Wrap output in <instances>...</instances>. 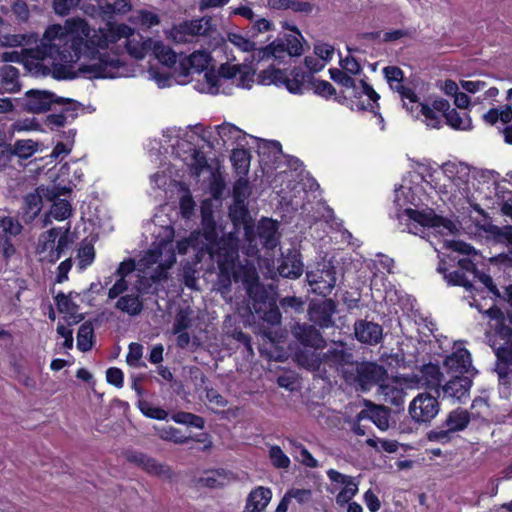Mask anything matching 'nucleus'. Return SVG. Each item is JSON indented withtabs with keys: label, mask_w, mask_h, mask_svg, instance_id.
I'll return each instance as SVG.
<instances>
[{
	"label": "nucleus",
	"mask_w": 512,
	"mask_h": 512,
	"mask_svg": "<svg viewBox=\"0 0 512 512\" xmlns=\"http://www.w3.org/2000/svg\"><path fill=\"white\" fill-rule=\"evenodd\" d=\"M211 55L205 50H197L179 60V75L187 80L191 73L201 74L208 69Z\"/></svg>",
	"instance_id": "22"
},
{
	"label": "nucleus",
	"mask_w": 512,
	"mask_h": 512,
	"mask_svg": "<svg viewBox=\"0 0 512 512\" xmlns=\"http://www.w3.org/2000/svg\"><path fill=\"white\" fill-rule=\"evenodd\" d=\"M272 498V492L269 488L259 486L252 490L247 498L246 512H262Z\"/></svg>",
	"instance_id": "34"
},
{
	"label": "nucleus",
	"mask_w": 512,
	"mask_h": 512,
	"mask_svg": "<svg viewBox=\"0 0 512 512\" xmlns=\"http://www.w3.org/2000/svg\"><path fill=\"white\" fill-rule=\"evenodd\" d=\"M174 236V229L171 226L162 227L151 247L144 252L138 262L133 259L124 260L119 264L116 275L125 279L137 270L142 277L154 283L167 279L168 271L176 263Z\"/></svg>",
	"instance_id": "5"
},
{
	"label": "nucleus",
	"mask_w": 512,
	"mask_h": 512,
	"mask_svg": "<svg viewBox=\"0 0 512 512\" xmlns=\"http://www.w3.org/2000/svg\"><path fill=\"white\" fill-rule=\"evenodd\" d=\"M306 278L312 292L322 296L329 295L337 282L335 268L328 262L318 264L315 270H309Z\"/></svg>",
	"instance_id": "15"
},
{
	"label": "nucleus",
	"mask_w": 512,
	"mask_h": 512,
	"mask_svg": "<svg viewBox=\"0 0 512 512\" xmlns=\"http://www.w3.org/2000/svg\"><path fill=\"white\" fill-rule=\"evenodd\" d=\"M290 445L299 452V454L296 456L297 460L309 467V468H316L319 466L318 461L312 456V454L303 446L301 443L296 442L293 439L288 440Z\"/></svg>",
	"instance_id": "59"
},
{
	"label": "nucleus",
	"mask_w": 512,
	"mask_h": 512,
	"mask_svg": "<svg viewBox=\"0 0 512 512\" xmlns=\"http://www.w3.org/2000/svg\"><path fill=\"white\" fill-rule=\"evenodd\" d=\"M81 0H54L53 9L57 15L66 16L75 9Z\"/></svg>",
	"instance_id": "64"
},
{
	"label": "nucleus",
	"mask_w": 512,
	"mask_h": 512,
	"mask_svg": "<svg viewBox=\"0 0 512 512\" xmlns=\"http://www.w3.org/2000/svg\"><path fill=\"white\" fill-rule=\"evenodd\" d=\"M330 481L328 491L335 494V501L339 506H343L351 501L359 491V482L355 477L343 474L335 469H329L326 472Z\"/></svg>",
	"instance_id": "12"
},
{
	"label": "nucleus",
	"mask_w": 512,
	"mask_h": 512,
	"mask_svg": "<svg viewBox=\"0 0 512 512\" xmlns=\"http://www.w3.org/2000/svg\"><path fill=\"white\" fill-rule=\"evenodd\" d=\"M453 352L444 360V368L453 376L468 374L473 375L472 360L469 351L462 343H455Z\"/></svg>",
	"instance_id": "18"
},
{
	"label": "nucleus",
	"mask_w": 512,
	"mask_h": 512,
	"mask_svg": "<svg viewBox=\"0 0 512 512\" xmlns=\"http://www.w3.org/2000/svg\"><path fill=\"white\" fill-rule=\"evenodd\" d=\"M56 197L53 201V205L50 209L49 215L45 218V225L49 224L51 221L49 217H53L55 220L62 221L67 219L72 212L71 205L66 200H57Z\"/></svg>",
	"instance_id": "54"
},
{
	"label": "nucleus",
	"mask_w": 512,
	"mask_h": 512,
	"mask_svg": "<svg viewBox=\"0 0 512 512\" xmlns=\"http://www.w3.org/2000/svg\"><path fill=\"white\" fill-rule=\"evenodd\" d=\"M332 301H326L315 305L309 310V317L312 322L320 327H329L332 324Z\"/></svg>",
	"instance_id": "42"
},
{
	"label": "nucleus",
	"mask_w": 512,
	"mask_h": 512,
	"mask_svg": "<svg viewBox=\"0 0 512 512\" xmlns=\"http://www.w3.org/2000/svg\"><path fill=\"white\" fill-rule=\"evenodd\" d=\"M251 189L249 181L244 176H240L235 182L233 188L234 207L231 209V214H235L239 211L240 216L246 213L245 201L250 196Z\"/></svg>",
	"instance_id": "37"
},
{
	"label": "nucleus",
	"mask_w": 512,
	"mask_h": 512,
	"mask_svg": "<svg viewBox=\"0 0 512 512\" xmlns=\"http://www.w3.org/2000/svg\"><path fill=\"white\" fill-rule=\"evenodd\" d=\"M407 388H412L407 378L386 376L379 384L378 395L385 403L400 407L405 401Z\"/></svg>",
	"instance_id": "17"
},
{
	"label": "nucleus",
	"mask_w": 512,
	"mask_h": 512,
	"mask_svg": "<svg viewBox=\"0 0 512 512\" xmlns=\"http://www.w3.org/2000/svg\"><path fill=\"white\" fill-rule=\"evenodd\" d=\"M383 74L390 88L400 95L406 108L410 103H417V95L403 84L404 73L399 67L387 66L383 69Z\"/></svg>",
	"instance_id": "21"
},
{
	"label": "nucleus",
	"mask_w": 512,
	"mask_h": 512,
	"mask_svg": "<svg viewBox=\"0 0 512 512\" xmlns=\"http://www.w3.org/2000/svg\"><path fill=\"white\" fill-rule=\"evenodd\" d=\"M268 455L275 468L288 469L290 467V458L284 453L281 447L277 445L270 446Z\"/></svg>",
	"instance_id": "58"
},
{
	"label": "nucleus",
	"mask_w": 512,
	"mask_h": 512,
	"mask_svg": "<svg viewBox=\"0 0 512 512\" xmlns=\"http://www.w3.org/2000/svg\"><path fill=\"white\" fill-rule=\"evenodd\" d=\"M472 384L470 375H457L443 386V394L445 397L464 401L469 396V390Z\"/></svg>",
	"instance_id": "26"
},
{
	"label": "nucleus",
	"mask_w": 512,
	"mask_h": 512,
	"mask_svg": "<svg viewBox=\"0 0 512 512\" xmlns=\"http://www.w3.org/2000/svg\"><path fill=\"white\" fill-rule=\"evenodd\" d=\"M202 80H198L197 90L201 93L218 94L225 93V88L228 86V79L222 74V66L216 72L213 69L204 71Z\"/></svg>",
	"instance_id": "25"
},
{
	"label": "nucleus",
	"mask_w": 512,
	"mask_h": 512,
	"mask_svg": "<svg viewBox=\"0 0 512 512\" xmlns=\"http://www.w3.org/2000/svg\"><path fill=\"white\" fill-rule=\"evenodd\" d=\"M54 37L71 35V49L65 63H76L77 78L115 79L131 76L122 59L126 51L131 57L142 60L150 52L153 38L136 35L135 28L125 23L107 21L98 28L81 17L68 19L67 29L55 27Z\"/></svg>",
	"instance_id": "2"
},
{
	"label": "nucleus",
	"mask_w": 512,
	"mask_h": 512,
	"mask_svg": "<svg viewBox=\"0 0 512 512\" xmlns=\"http://www.w3.org/2000/svg\"><path fill=\"white\" fill-rule=\"evenodd\" d=\"M212 30L213 25L211 18L202 17L173 25L169 30L165 31V36L175 43H192L196 41L199 36L207 35Z\"/></svg>",
	"instance_id": "11"
},
{
	"label": "nucleus",
	"mask_w": 512,
	"mask_h": 512,
	"mask_svg": "<svg viewBox=\"0 0 512 512\" xmlns=\"http://www.w3.org/2000/svg\"><path fill=\"white\" fill-rule=\"evenodd\" d=\"M69 191L70 189L66 187H63L61 192L56 187H38L35 192L28 194L25 197V213L28 220H33L40 213L43 199L54 200L56 197Z\"/></svg>",
	"instance_id": "19"
},
{
	"label": "nucleus",
	"mask_w": 512,
	"mask_h": 512,
	"mask_svg": "<svg viewBox=\"0 0 512 512\" xmlns=\"http://www.w3.org/2000/svg\"><path fill=\"white\" fill-rule=\"evenodd\" d=\"M192 325V311L189 309L180 310L173 324V333L187 330Z\"/></svg>",
	"instance_id": "61"
},
{
	"label": "nucleus",
	"mask_w": 512,
	"mask_h": 512,
	"mask_svg": "<svg viewBox=\"0 0 512 512\" xmlns=\"http://www.w3.org/2000/svg\"><path fill=\"white\" fill-rule=\"evenodd\" d=\"M448 259L451 262H457V267L451 270L452 266H448L447 261L441 258L437 267L438 272L443 274L449 285L463 286L470 291L474 287L477 277V270L473 261L468 257L458 258L451 255H448Z\"/></svg>",
	"instance_id": "9"
},
{
	"label": "nucleus",
	"mask_w": 512,
	"mask_h": 512,
	"mask_svg": "<svg viewBox=\"0 0 512 512\" xmlns=\"http://www.w3.org/2000/svg\"><path fill=\"white\" fill-rule=\"evenodd\" d=\"M469 421V413L466 410L457 409L447 416L446 426L450 432L460 431L467 427Z\"/></svg>",
	"instance_id": "52"
},
{
	"label": "nucleus",
	"mask_w": 512,
	"mask_h": 512,
	"mask_svg": "<svg viewBox=\"0 0 512 512\" xmlns=\"http://www.w3.org/2000/svg\"><path fill=\"white\" fill-rule=\"evenodd\" d=\"M138 407L146 417L152 419L165 420L168 416V413L164 409L153 406L145 400L139 401Z\"/></svg>",
	"instance_id": "60"
},
{
	"label": "nucleus",
	"mask_w": 512,
	"mask_h": 512,
	"mask_svg": "<svg viewBox=\"0 0 512 512\" xmlns=\"http://www.w3.org/2000/svg\"><path fill=\"white\" fill-rule=\"evenodd\" d=\"M444 117L452 129L467 131L472 128V121L467 112L451 109L444 114Z\"/></svg>",
	"instance_id": "46"
},
{
	"label": "nucleus",
	"mask_w": 512,
	"mask_h": 512,
	"mask_svg": "<svg viewBox=\"0 0 512 512\" xmlns=\"http://www.w3.org/2000/svg\"><path fill=\"white\" fill-rule=\"evenodd\" d=\"M39 143L32 139H21L15 141L12 153L19 158L28 159L39 150Z\"/></svg>",
	"instance_id": "53"
},
{
	"label": "nucleus",
	"mask_w": 512,
	"mask_h": 512,
	"mask_svg": "<svg viewBox=\"0 0 512 512\" xmlns=\"http://www.w3.org/2000/svg\"><path fill=\"white\" fill-rule=\"evenodd\" d=\"M257 81L261 85H275L281 87L283 71L273 67L265 69L258 75Z\"/></svg>",
	"instance_id": "57"
},
{
	"label": "nucleus",
	"mask_w": 512,
	"mask_h": 512,
	"mask_svg": "<svg viewBox=\"0 0 512 512\" xmlns=\"http://www.w3.org/2000/svg\"><path fill=\"white\" fill-rule=\"evenodd\" d=\"M24 101L26 110L41 113L50 109L53 103H62L64 100L48 91L30 90L26 92Z\"/></svg>",
	"instance_id": "24"
},
{
	"label": "nucleus",
	"mask_w": 512,
	"mask_h": 512,
	"mask_svg": "<svg viewBox=\"0 0 512 512\" xmlns=\"http://www.w3.org/2000/svg\"><path fill=\"white\" fill-rule=\"evenodd\" d=\"M227 41L239 51L244 53H251L252 62H255V51H257L259 48L256 47V43L251 38L240 32H228Z\"/></svg>",
	"instance_id": "45"
},
{
	"label": "nucleus",
	"mask_w": 512,
	"mask_h": 512,
	"mask_svg": "<svg viewBox=\"0 0 512 512\" xmlns=\"http://www.w3.org/2000/svg\"><path fill=\"white\" fill-rule=\"evenodd\" d=\"M408 412L414 422L427 423L439 413V402L428 393H420L410 402Z\"/></svg>",
	"instance_id": "16"
},
{
	"label": "nucleus",
	"mask_w": 512,
	"mask_h": 512,
	"mask_svg": "<svg viewBox=\"0 0 512 512\" xmlns=\"http://www.w3.org/2000/svg\"><path fill=\"white\" fill-rule=\"evenodd\" d=\"M279 274L286 278H298L303 271V264L296 253L285 257L278 267Z\"/></svg>",
	"instance_id": "44"
},
{
	"label": "nucleus",
	"mask_w": 512,
	"mask_h": 512,
	"mask_svg": "<svg viewBox=\"0 0 512 512\" xmlns=\"http://www.w3.org/2000/svg\"><path fill=\"white\" fill-rule=\"evenodd\" d=\"M364 418L370 419L380 430L385 431L389 427V417L387 411L382 407H373L358 414V420Z\"/></svg>",
	"instance_id": "47"
},
{
	"label": "nucleus",
	"mask_w": 512,
	"mask_h": 512,
	"mask_svg": "<svg viewBox=\"0 0 512 512\" xmlns=\"http://www.w3.org/2000/svg\"><path fill=\"white\" fill-rule=\"evenodd\" d=\"M148 79L154 81L159 88L171 87L174 84H186L188 80L180 77L179 70L172 74L162 73L157 69L151 68L148 71Z\"/></svg>",
	"instance_id": "43"
},
{
	"label": "nucleus",
	"mask_w": 512,
	"mask_h": 512,
	"mask_svg": "<svg viewBox=\"0 0 512 512\" xmlns=\"http://www.w3.org/2000/svg\"><path fill=\"white\" fill-rule=\"evenodd\" d=\"M130 462L141 466L149 474L157 475L160 477H169L170 468L166 465L158 463L156 460L147 457L142 453H134L128 457Z\"/></svg>",
	"instance_id": "33"
},
{
	"label": "nucleus",
	"mask_w": 512,
	"mask_h": 512,
	"mask_svg": "<svg viewBox=\"0 0 512 512\" xmlns=\"http://www.w3.org/2000/svg\"><path fill=\"white\" fill-rule=\"evenodd\" d=\"M425 186L433 189L444 203L454 207L469 204L475 210L483 205L499 210L512 222V191L501 184L499 173L447 161L426 178L413 175L395 189L394 217L402 231L429 238L430 234L450 235L456 230L452 221L435 212L434 201Z\"/></svg>",
	"instance_id": "1"
},
{
	"label": "nucleus",
	"mask_w": 512,
	"mask_h": 512,
	"mask_svg": "<svg viewBox=\"0 0 512 512\" xmlns=\"http://www.w3.org/2000/svg\"><path fill=\"white\" fill-rule=\"evenodd\" d=\"M287 56L288 50L284 40L277 39L266 47L259 48L255 51L254 61L259 63L268 60H283Z\"/></svg>",
	"instance_id": "31"
},
{
	"label": "nucleus",
	"mask_w": 512,
	"mask_h": 512,
	"mask_svg": "<svg viewBox=\"0 0 512 512\" xmlns=\"http://www.w3.org/2000/svg\"><path fill=\"white\" fill-rule=\"evenodd\" d=\"M293 335L305 347L320 349L324 346V340L319 331L313 326L297 324L293 328Z\"/></svg>",
	"instance_id": "29"
},
{
	"label": "nucleus",
	"mask_w": 512,
	"mask_h": 512,
	"mask_svg": "<svg viewBox=\"0 0 512 512\" xmlns=\"http://www.w3.org/2000/svg\"><path fill=\"white\" fill-rule=\"evenodd\" d=\"M335 362H345L341 364V372L344 379L350 385L363 391L369 390L373 385L383 382L387 376L386 370L375 363H348L345 360L346 355L343 351L331 352Z\"/></svg>",
	"instance_id": "7"
},
{
	"label": "nucleus",
	"mask_w": 512,
	"mask_h": 512,
	"mask_svg": "<svg viewBox=\"0 0 512 512\" xmlns=\"http://www.w3.org/2000/svg\"><path fill=\"white\" fill-rule=\"evenodd\" d=\"M331 79L351 91V96L354 98L361 99L363 96L371 102L369 105L373 108L372 104H375L379 100V95L376 91L362 78H353L351 75L343 71L342 69H330L329 70Z\"/></svg>",
	"instance_id": "13"
},
{
	"label": "nucleus",
	"mask_w": 512,
	"mask_h": 512,
	"mask_svg": "<svg viewBox=\"0 0 512 512\" xmlns=\"http://www.w3.org/2000/svg\"><path fill=\"white\" fill-rule=\"evenodd\" d=\"M93 335V326L90 323H83L77 334L78 349L83 352L89 351L93 345Z\"/></svg>",
	"instance_id": "56"
},
{
	"label": "nucleus",
	"mask_w": 512,
	"mask_h": 512,
	"mask_svg": "<svg viewBox=\"0 0 512 512\" xmlns=\"http://www.w3.org/2000/svg\"><path fill=\"white\" fill-rule=\"evenodd\" d=\"M116 308L131 316H136L141 313L143 304L137 294H127L118 299Z\"/></svg>",
	"instance_id": "48"
},
{
	"label": "nucleus",
	"mask_w": 512,
	"mask_h": 512,
	"mask_svg": "<svg viewBox=\"0 0 512 512\" xmlns=\"http://www.w3.org/2000/svg\"><path fill=\"white\" fill-rule=\"evenodd\" d=\"M202 232H192L188 238L178 240L176 243L179 254H185L189 248L199 253H208L219 267L220 274L235 272L238 259V239L233 232L222 235L217 228L213 217L210 201H204L201 205Z\"/></svg>",
	"instance_id": "4"
},
{
	"label": "nucleus",
	"mask_w": 512,
	"mask_h": 512,
	"mask_svg": "<svg viewBox=\"0 0 512 512\" xmlns=\"http://www.w3.org/2000/svg\"><path fill=\"white\" fill-rule=\"evenodd\" d=\"M507 104L492 108L483 114V120L485 123L494 125L498 122L505 125L512 121V88L506 92Z\"/></svg>",
	"instance_id": "28"
},
{
	"label": "nucleus",
	"mask_w": 512,
	"mask_h": 512,
	"mask_svg": "<svg viewBox=\"0 0 512 512\" xmlns=\"http://www.w3.org/2000/svg\"><path fill=\"white\" fill-rule=\"evenodd\" d=\"M69 229L52 228L39 236L36 253L39 260L47 263H55L62 255L63 251L69 247Z\"/></svg>",
	"instance_id": "8"
},
{
	"label": "nucleus",
	"mask_w": 512,
	"mask_h": 512,
	"mask_svg": "<svg viewBox=\"0 0 512 512\" xmlns=\"http://www.w3.org/2000/svg\"><path fill=\"white\" fill-rule=\"evenodd\" d=\"M355 335L360 342L377 344L382 338V327L373 322L359 321L355 324Z\"/></svg>",
	"instance_id": "32"
},
{
	"label": "nucleus",
	"mask_w": 512,
	"mask_h": 512,
	"mask_svg": "<svg viewBox=\"0 0 512 512\" xmlns=\"http://www.w3.org/2000/svg\"><path fill=\"white\" fill-rule=\"evenodd\" d=\"M109 9V3L103 0H93L81 6L84 14L93 19L99 18L102 20L109 19Z\"/></svg>",
	"instance_id": "49"
},
{
	"label": "nucleus",
	"mask_w": 512,
	"mask_h": 512,
	"mask_svg": "<svg viewBox=\"0 0 512 512\" xmlns=\"http://www.w3.org/2000/svg\"><path fill=\"white\" fill-rule=\"evenodd\" d=\"M129 22L142 29H151L161 23V18L156 8H141L132 11Z\"/></svg>",
	"instance_id": "30"
},
{
	"label": "nucleus",
	"mask_w": 512,
	"mask_h": 512,
	"mask_svg": "<svg viewBox=\"0 0 512 512\" xmlns=\"http://www.w3.org/2000/svg\"><path fill=\"white\" fill-rule=\"evenodd\" d=\"M18 75V69L11 65H6L1 69V84L6 92L14 93L19 91Z\"/></svg>",
	"instance_id": "51"
},
{
	"label": "nucleus",
	"mask_w": 512,
	"mask_h": 512,
	"mask_svg": "<svg viewBox=\"0 0 512 512\" xmlns=\"http://www.w3.org/2000/svg\"><path fill=\"white\" fill-rule=\"evenodd\" d=\"M234 479L232 473L224 469H214L205 471L198 479L197 483L202 487L219 488Z\"/></svg>",
	"instance_id": "35"
},
{
	"label": "nucleus",
	"mask_w": 512,
	"mask_h": 512,
	"mask_svg": "<svg viewBox=\"0 0 512 512\" xmlns=\"http://www.w3.org/2000/svg\"><path fill=\"white\" fill-rule=\"evenodd\" d=\"M222 74L228 79V86L251 89L255 82V70L247 65H222Z\"/></svg>",
	"instance_id": "23"
},
{
	"label": "nucleus",
	"mask_w": 512,
	"mask_h": 512,
	"mask_svg": "<svg viewBox=\"0 0 512 512\" xmlns=\"http://www.w3.org/2000/svg\"><path fill=\"white\" fill-rule=\"evenodd\" d=\"M442 373L435 364L424 365L418 376L416 387L437 388L440 385Z\"/></svg>",
	"instance_id": "39"
},
{
	"label": "nucleus",
	"mask_w": 512,
	"mask_h": 512,
	"mask_svg": "<svg viewBox=\"0 0 512 512\" xmlns=\"http://www.w3.org/2000/svg\"><path fill=\"white\" fill-rule=\"evenodd\" d=\"M193 135L185 134V139H179L173 145L174 151L190 170V172L198 177L207 166V161L202 152L197 150L192 144L190 138Z\"/></svg>",
	"instance_id": "14"
},
{
	"label": "nucleus",
	"mask_w": 512,
	"mask_h": 512,
	"mask_svg": "<svg viewBox=\"0 0 512 512\" xmlns=\"http://www.w3.org/2000/svg\"><path fill=\"white\" fill-rule=\"evenodd\" d=\"M21 224L13 217L0 218V230L5 236H16L21 232Z\"/></svg>",
	"instance_id": "63"
},
{
	"label": "nucleus",
	"mask_w": 512,
	"mask_h": 512,
	"mask_svg": "<svg viewBox=\"0 0 512 512\" xmlns=\"http://www.w3.org/2000/svg\"><path fill=\"white\" fill-rule=\"evenodd\" d=\"M316 348L305 347L303 351L296 354L297 362L307 368L316 370L319 368L322 357Z\"/></svg>",
	"instance_id": "50"
},
{
	"label": "nucleus",
	"mask_w": 512,
	"mask_h": 512,
	"mask_svg": "<svg viewBox=\"0 0 512 512\" xmlns=\"http://www.w3.org/2000/svg\"><path fill=\"white\" fill-rule=\"evenodd\" d=\"M152 43L151 53L164 66L174 68L175 72L179 70V60L177 53L163 41L154 39L149 41Z\"/></svg>",
	"instance_id": "27"
},
{
	"label": "nucleus",
	"mask_w": 512,
	"mask_h": 512,
	"mask_svg": "<svg viewBox=\"0 0 512 512\" xmlns=\"http://www.w3.org/2000/svg\"><path fill=\"white\" fill-rule=\"evenodd\" d=\"M63 102L60 103L61 105H64V111L59 114H50L46 118V124L47 126L51 128H58L62 127L67 123L68 117L74 118V112L78 109V103L71 100V99H64Z\"/></svg>",
	"instance_id": "41"
},
{
	"label": "nucleus",
	"mask_w": 512,
	"mask_h": 512,
	"mask_svg": "<svg viewBox=\"0 0 512 512\" xmlns=\"http://www.w3.org/2000/svg\"><path fill=\"white\" fill-rule=\"evenodd\" d=\"M290 29L293 34L288 35L284 40L285 46L288 50V56H300L304 52V38L295 27H291Z\"/></svg>",
	"instance_id": "55"
},
{
	"label": "nucleus",
	"mask_w": 512,
	"mask_h": 512,
	"mask_svg": "<svg viewBox=\"0 0 512 512\" xmlns=\"http://www.w3.org/2000/svg\"><path fill=\"white\" fill-rule=\"evenodd\" d=\"M55 301L58 311L65 314L68 325L76 324L82 320L81 315L78 313V306L72 301L71 295L58 293Z\"/></svg>",
	"instance_id": "38"
},
{
	"label": "nucleus",
	"mask_w": 512,
	"mask_h": 512,
	"mask_svg": "<svg viewBox=\"0 0 512 512\" xmlns=\"http://www.w3.org/2000/svg\"><path fill=\"white\" fill-rule=\"evenodd\" d=\"M230 283L231 278L235 281H241L247 291L248 296L253 299V309L256 313H261V318L271 324L278 325L281 323V313L273 301L266 303L263 300L261 287L258 281V274L254 266L240 264L235 265V272L230 274H221Z\"/></svg>",
	"instance_id": "6"
},
{
	"label": "nucleus",
	"mask_w": 512,
	"mask_h": 512,
	"mask_svg": "<svg viewBox=\"0 0 512 512\" xmlns=\"http://www.w3.org/2000/svg\"><path fill=\"white\" fill-rule=\"evenodd\" d=\"M411 107L407 106V110L412 114L416 111L418 116L421 114L424 117L425 124L430 128L438 129L442 124V116L439 114L440 112L449 111V102L445 99L435 100L433 103V108L420 103L417 100V103H410Z\"/></svg>",
	"instance_id": "20"
},
{
	"label": "nucleus",
	"mask_w": 512,
	"mask_h": 512,
	"mask_svg": "<svg viewBox=\"0 0 512 512\" xmlns=\"http://www.w3.org/2000/svg\"><path fill=\"white\" fill-rule=\"evenodd\" d=\"M95 259V250L91 244H84L78 251V265L80 269L90 266Z\"/></svg>",
	"instance_id": "62"
},
{
	"label": "nucleus",
	"mask_w": 512,
	"mask_h": 512,
	"mask_svg": "<svg viewBox=\"0 0 512 512\" xmlns=\"http://www.w3.org/2000/svg\"><path fill=\"white\" fill-rule=\"evenodd\" d=\"M257 232L259 239L264 247L273 249L278 244V225L272 219H262L258 226Z\"/></svg>",
	"instance_id": "36"
},
{
	"label": "nucleus",
	"mask_w": 512,
	"mask_h": 512,
	"mask_svg": "<svg viewBox=\"0 0 512 512\" xmlns=\"http://www.w3.org/2000/svg\"><path fill=\"white\" fill-rule=\"evenodd\" d=\"M68 19L64 24H51L45 29L40 43L33 49H22L21 51L4 52V62L23 63L28 69L42 71L44 75L51 74L55 79L68 80L77 78L76 63H65L68 54L73 53L71 49V35L54 37L55 27L67 29Z\"/></svg>",
	"instance_id": "3"
},
{
	"label": "nucleus",
	"mask_w": 512,
	"mask_h": 512,
	"mask_svg": "<svg viewBox=\"0 0 512 512\" xmlns=\"http://www.w3.org/2000/svg\"><path fill=\"white\" fill-rule=\"evenodd\" d=\"M216 130L224 145L236 144L242 146V141L248 136L244 131L230 123L217 126Z\"/></svg>",
	"instance_id": "40"
},
{
	"label": "nucleus",
	"mask_w": 512,
	"mask_h": 512,
	"mask_svg": "<svg viewBox=\"0 0 512 512\" xmlns=\"http://www.w3.org/2000/svg\"><path fill=\"white\" fill-rule=\"evenodd\" d=\"M485 313L494 321L491 327L495 333L489 337V342L498 360L512 363V328L503 322L502 312L498 308H489Z\"/></svg>",
	"instance_id": "10"
}]
</instances>
